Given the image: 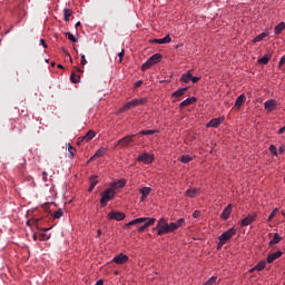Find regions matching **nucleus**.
Returning <instances> with one entry per match:
<instances>
[{
	"label": "nucleus",
	"instance_id": "1",
	"mask_svg": "<svg viewBox=\"0 0 285 285\" xmlns=\"http://www.w3.org/2000/svg\"><path fill=\"white\" fill-rule=\"evenodd\" d=\"M144 222H146V223L144 224ZM155 222H157V219H155V218L141 217V218H136V219L127 223L125 226H126V228H128L129 226H135L137 224H144L142 226H140L138 228V233H144V230H146V228H149V226H154Z\"/></svg>",
	"mask_w": 285,
	"mask_h": 285
},
{
	"label": "nucleus",
	"instance_id": "2",
	"mask_svg": "<svg viewBox=\"0 0 285 285\" xmlns=\"http://www.w3.org/2000/svg\"><path fill=\"white\" fill-rule=\"evenodd\" d=\"M237 234V229H235V227L229 228L228 230L224 232L219 237H218V245L217 248L218 250L222 248V246H224V244L230 242V239H233L234 235Z\"/></svg>",
	"mask_w": 285,
	"mask_h": 285
},
{
	"label": "nucleus",
	"instance_id": "3",
	"mask_svg": "<svg viewBox=\"0 0 285 285\" xmlns=\"http://www.w3.org/2000/svg\"><path fill=\"white\" fill-rule=\"evenodd\" d=\"M115 189H112L111 187L107 188L105 191H102L101 194V198H100V206L104 208L108 205V202H112V199H115Z\"/></svg>",
	"mask_w": 285,
	"mask_h": 285
},
{
	"label": "nucleus",
	"instance_id": "4",
	"mask_svg": "<svg viewBox=\"0 0 285 285\" xmlns=\"http://www.w3.org/2000/svg\"><path fill=\"white\" fill-rule=\"evenodd\" d=\"M157 228V235L161 236V235H168L169 232V227H168V222L166 220V218H160L156 225Z\"/></svg>",
	"mask_w": 285,
	"mask_h": 285
},
{
	"label": "nucleus",
	"instance_id": "5",
	"mask_svg": "<svg viewBox=\"0 0 285 285\" xmlns=\"http://www.w3.org/2000/svg\"><path fill=\"white\" fill-rule=\"evenodd\" d=\"M137 161H142V164H153L155 161V156L148 153H144L138 156Z\"/></svg>",
	"mask_w": 285,
	"mask_h": 285
},
{
	"label": "nucleus",
	"instance_id": "6",
	"mask_svg": "<svg viewBox=\"0 0 285 285\" xmlns=\"http://www.w3.org/2000/svg\"><path fill=\"white\" fill-rule=\"evenodd\" d=\"M108 219H115L116 222H124L126 219V215L121 212L111 210L108 214Z\"/></svg>",
	"mask_w": 285,
	"mask_h": 285
},
{
	"label": "nucleus",
	"instance_id": "7",
	"mask_svg": "<svg viewBox=\"0 0 285 285\" xmlns=\"http://www.w3.org/2000/svg\"><path fill=\"white\" fill-rule=\"evenodd\" d=\"M132 137H135V135L131 136H125L122 139L118 140L116 146H121V148H126L128 147L129 144H132Z\"/></svg>",
	"mask_w": 285,
	"mask_h": 285
},
{
	"label": "nucleus",
	"instance_id": "8",
	"mask_svg": "<svg viewBox=\"0 0 285 285\" xmlns=\"http://www.w3.org/2000/svg\"><path fill=\"white\" fill-rule=\"evenodd\" d=\"M184 218L178 219L176 223L168 224L169 233H175V230H178L184 226Z\"/></svg>",
	"mask_w": 285,
	"mask_h": 285
},
{
	"label": "nucleus",
	"instance_id": "9",
	"mask_svg": "<svg viewBox=\"0 0 285 285\" xmlns=\"http://www.w3.org/2000/svg\"><path fill=\"white\" fill-rule=\"evenodd\" d=\"M256 219H257V214L248 215L247 217L240 220V226H250V224Z\"/></svg>",
	"mask_w": 285,
	"mask_h": 285
},
{
	"label": "nucleus",
	"instance_id": "10",
	"mask_svg": "<svg viewBox=\"0 0 285 285\" xmlns=\"http://www.w3.org/2000/svg\"><path fill=\"white\" fill-rule=\"evenodd\" d=\"M95 130H89L83 137L78 138V144H81L82 141H90L91 139H95Z\"/></svg>",
	"mask_w": 285,
	"mask_h": 285
},
{
	"label": "nucleus",
	"instance_id": "11",
	"mask_svg": "<svg viewBox=\"0 0 285 285\" xmlns=\"http://www.w3.org/2000/svg\"><path fill=\"white\" fill-rule=\"evenodd\" d=\"M112 262L115 264H126V262H128V256L126 254H119L116 257H114Z\"/></svg>",
	"mask_w": 285,
	"mask_h": 285
},
{
	"label": "nucleus",
	"instance_id": "12",
	"mask_svg": "<svg viewBox=\"0 0 285 285\" xmlns=\"http://www.w3.org/2000/svg\"><path fill=\"white\" fill-rule=\"evenodd\" d=\"M282 255H284V253H282L281 250L269 254L267 256V264H273V262H275V259H279Z\"/></svg>",
	"mask_w": 285,
	"mask_h": 285
},
{
	"label": "nucleus",
	"instance_id": "13",
	"mask_svg": "<svg viewBox=\"0 0 285 285\" xmlns=\"http://www.w3.org/2000/svg\"><path fill=\"white\" fill-rule=\"evenodd\" d=\"M223 118H214L207 124V128H219L222 126Z\"/></svg>",
	"mask_w": 285,
	"mask_h": 285
},
{
	"label": "nucleus",
	"instance_id": "14",
	"mask_svg": "<svg viewBox=\"0 0 285 285\" xmlns=\"http://www.w3.org/2000/svg\"><path fill=\"white\" fill-rule=\"evenodd\" d=\"M193 104H197L196 97H190L180 102V108H187V106H193Z\"/></svg>",
	"mask_w": 285,
	"mask_h": 285
},
{
	"label": "nucleus",
	"instance_id": "15",
	"mask_svg": "<svg viewBox=\"0 0 285 285\" xmlns=\"http://www.w3.org/2000/svg\"><path fill=\"white\" fill-rule=\"evenodd\" d=\"M139 193L141 194L140 202H144L150 193H153V188L150 187H142Z\"/></svg>",
	"mask_w": 285,
	"mask_h": 285
},
{
	"label": "nucleus",
	"instance_id": "16",
	"mask_svg": "<svg viewBox=\"0 0 285 285\" xmlns=\"http://www.w3.org/2000/svg\"><path fill=\"white\" fill-rule=\"evenodd\" d=\"M230 213H233L232 204L227 205V207L224 209V212L222 213V218L226 222V219H228V217H230Z\"/></svg>",
	"mask_w": 285,
	"mask_h": 285
},
{
	"label": "nucleus",
	"instance_id": "17",
	"mask_svg": "<svg viewBox=\"0 0 285 285\" xmlns=\"http://www.w3.org/2000/svg\"><path fill=\"white\" fill-rule=\"evenodd\" d=\"M124 186H126V179H120L116 183H114L110 188H112L114 193L115 190H119V188H124Z\"/></svg>",
	"mask_w": 285,
	"mask_h": 285
},
{
	"label": "nucleus",
	"instance_id": "18",
	"mask_svg": "<svg viewBox=\"0 0 285 285\" xmlns=\"http://www.w3.org/2000/svg\"><path fill=\"white\" fill-rule=\"evenodd\" d=\"M187 91H188V87L180 88V89L174 91L171 97H175L176 99H179V97H184V95H186Z\"/></svg>",
	"mask_w": 285,
	"mask_h": 285
},
{
	"label": "nucleus",
	"instance_id": "19",
	"mask_svg": "<svg viewBox=\"0 0 285 285\" xmlns=\"http://www.w3.org/2000/svg\"><path fill=\"white\" fill-rule=\"evenodd\" d=\"M173 41V39L170 38L169 35L165 36L164 38L161 39H154L153 40V43H160V45H164V43H170Z\"/></svg>",
	"mask_w": 285,
	"mask_h": 285
},
{
	"label": "nucleus",
	"instance_id": "20",
	"mask_svg": "<svg viewBox=\"0 0 285 285\" xmlns=\"http://www.w3.org/2000/svg\"><path fill=\"white\" fill-rule=\"evenodd\" d=\"M246 101V96L242 94L235 101V107L239 110L244 102Z\"/></svg>",
	"mask_w": 285,
	"mask_h": 285
},
{
	"label": "nucleus",
	"instance_id": "21",
	"mask_svg": "<svg viewBox=\"0 0 285 285\" xmlns=\"http://www.w3.org/2000/svg\"><path fill=\"white\" fill-rule=\"evenodd\" d=\"M99 184V180H97V176H91L90 177V187L88 189L89 193H92L95 190V187Z\"/></svg>",
	"mask_w": 285,
	"mask_h": 285
},
{
	"label": "nucleus",
	"instance_id": "22",
	"mask_svg": "<svg viewBox=\"0 0 285 285\" xmlns=\"http://www.w3.org/2000/svg\"><path fill=\"white\" fill-rule=\"evenodd\" d=\"M197 195H199V189L198 188H191V189H187L186 190V196L187 197H197Z\"/></svg>",
	"mask_w": 285,
	"mask_h": 285
},
{
	"label": "nucleus",
	"instance_id": "23",
	"mask_svg": "<svg viewBox=\"0 0 285 285\" xmlns=\"http://www.w3.org/2000/svg\"><path fill=\"white\" fill-rule=\"evenodd\" d=\"M285 30V23L284 22H279L275 28H274V33L275 35H282V32H284Z\"/></svg>",
	"mask_w": 285,
	"mask_h": 285
},
{
	"label": "nucleus",
	"instance_id": "24",
	"mask_svg": "<svg viewBox=\"0 0 285 285\" xmlns=\"http://www.w3.org/2000/svg\"><path fill=\"white\" fill-rule=\"evenodd\" d=\"M279 242H282V236L275 233L273 239L269 242V246H275V244H279Z\"/></svg>",
	"mask_w": 285,
	"mask_h": 285
},
{
	"label": "nucleus",
	"instance_id": "25",
	"mask_svg": "<svg viewBox=\"0 0 285 285\" xmlns=\"http://www.w3.org/2000/svg\"><path fill=\"white\" fill-rule=\"evenodd\" d=\"M149 60L155 66V63H159L161 61V53H155L153 55Z\"/></svg>",
	"mask_w": 285,
	"mask_h": 285
},
{
	"label": "nucleus",
	"instance_id": "26",
	"mask_svg": "<svg viewBox=\"0 0 285 285\" xmlns=\"http://www.w3.org/2000/svg\"><path fill=\"white\" fill-rule=\"evenodd\" d=\"M265 110H269V112L275 108V100H267L264 104Z\"/></svg>",
	"mask_w": 285,
	"mask_h": 285
},
{
	"label": "nucleus",
	"instance_id": "27",
	"mask_svg": "<svg viewBox=\"0 0 285 285\" xmlns=\"http://www.w3.org/2000/svg\"><path fill=\"white\" fill-rule=\"evenodd\" d=\"M193 79V75L190 72L184 73L180 78V81H183L184 83H188L189 81H191Z\"/></svg>",
	"mask_w": 285,
	"mask_h": 285
},
{
	"label": "nucleus",
	"instance_id": "28",
	"mask_svg": "<svg viewBox=\"0 0 285 285\" xmlns=\"http://www.w3.org/2000/svg\"><path fill=\"white\" fill-rule=\"evenodd\" d=\"M70 81H71L72 83H79V81H81V76H80V75H77V73H75V72H72V73L70 75Z\"/></svg>",
	"mask_w": 285,
	"mask_h": 285
},
{
	"label": "nucleus",
	"instance_id": "29",
	"mask_svg": "<svg viewBox=\"0 0 285 285\" xmlns=\"http://www.w3.org/2000/svg\"><path fill=\"white\" fill-rule=\"evenodd\" d=\"M65 21H70V17H72V9H63Z\"/></svg>",
	"mask_w": 285,
	"mask_h": 285
},
{
	"label": "nucleus",
	"instance_id": "30",
	"mask_svg": "<svg viewBox=\"0 0 285 285\" xmlns=\"http://www.w3.org/2000/svg\"><path fill=\"white\" fill-rule=\"evenodd\" d=\"M266 37H268V32H262L261 35L254 38V43L263 41V39H266Z\"/></svg>",
	"mask_w": 285,
	"mask_h": 285
},
{
	"label": "nucleus",
	"instance_id": "31",
	"mask_svg": "<svg viewBox=\"0 0 285 285\" xmlns=\"http://www.w3.org/2000/svg\"><path fill=\"white\" fill-rule=\"evenodd\" d=\"M106 154V151L104 149H98L95 155L90 158V161H92V159H97L99 157H104V155Z\"/></svg>",
	"mask_w": 285,
	"mask_h": 285
},
{
	"label": "nucleus",
	"instance_id": "32",
	"mask_svg": "<svg viewBox=\"0 0 285 285\" xmlns=\"http://www.w3.org/2000/svg\"><path fill=\"white\" fill-rule=\"evenodd\" d=\"M271 61V56L265 55L263 58L258 59V63H262V66H266Z\"/></svg>",
	"mask_w": 285,
	"mask_h": 285
},
{
	"label": "nucleus",
	"instance_id": "33",
	"mask_svg": "<svg viewBox=\"0 0 285 285\" xmlns=\"http://www.w3.org/2000/svg\"><path fill=\"white\" fill-rule=\"evenodd\" d=\"M266 268V261H262L259 263H257L256 266H254V269L256 271H264Z\"/></svg>",
	"mask_w": 285,
	"mask_h": 285
},
{
	"label": "nucleus",
	"instance_id": "34",
	"mask_svg": "<svg viewBox=\"0 0 285 285\" xmlns=\"http://www.w3.org/2000/svg\"><path fill=\"white\" fill-rule=\"evenodd\" d=\"M180 161L181 164H190V161H193V157H190L189 155H183L180 157Z\"/></svg>",
	"mask_w": 285,
	"mask_h": 285
},
{
	"label": "nucleus",
	"instance_id": "35",
	"mask_svg": "<svg viewBox=\"0 0 285 285\" xmlns=\"http://www.w3.org/2000/svg\"><path fill=\"white\" fill-rule=\"evenodd\" d=\"M148 101L147 98L134 99L135 106H144Z\"/></svg>",
	"mask_w": 285,
	"mask_h": 285
},
{
	"label": "nucleus",
	"instance_id": "36",
	"mask_svg": "<svg viewBox=\"0 0 285 285\" xmlns=\"http://www.w3.org/2000/svg\"><path fill=\"white\" fill-rule=\"evenodd\" d=\"M52 217L53 219H61V217H63V210L58 209L57 212L53 213Z\"/></svg>",
	"mask_w": 285,
	"mask_h": 285
},
{
	"label": "nucleus",
	"instance_id": "37",
	"mask_svg": "<svg viewBox=\"0 0 285 285\" xmlns=\"http://www.w3.org/2000/svg\"><path fill=\"white\" fill-rule=\"evenodd\" d=\"M153 66H155V65L150 61V59H148V60L142 65L141 70H142V71H144V70H148V68H153Z\"/></svg>",
	"mask_w": 285,
	"mask_h": 285
},
{
	"label": "nucleus",
	"instance_id": "38",
	"mask_svg": "<svg viewBox=\"0 0 285 285\" xmlns=\"http://www.w3.org/2000/svg\"><path fill=\"white\" fill-rule=\"evenodd\" d=\"M277 213H279V209L278 208H275L271 215L268 216L267 218V222H273V219L275 218V215H277Z\"/></svg>",
	"mask_w": 285,
	"mask_h": 285
},
{
	"label": "nucleus",
	"instance_id": "39",
	"mask_svg": "<svg viewBox=\"0 0 285 285\" xmlns=\"http://www.w3.org/2000/svg\"><path fill=\"white\" fill-rule=\"evenodd\" d=\"M130 108H131V107L128 105V102L125 104V106L121 107V108L118 110V115H121V112H126V111L130 110Z\"/></svg>",
	"mask_w": 285,
	"mask_h": 285
},
{
	"label": "nucleus",
	"instance_id": "40",
	"mask_svg": "<svg viewBox=\"0 0 285 285\" xmlns=\"http://www.w3.org/2000/svg\"><path fill=\"white\" fill-rule=\"evenodd\" d=\"M67 39H69V41H72V43H77V38H75V36L70 32L66 33Z\"/></svg>",
	"mask_w": 285,
	"mask_h": 285
},
{
	"label": "nucleus",
	"instance_id": "41",
	"mask_svg": "<svg viewBox=\"0 0 285 285\" xmlns=\"http://www.w3.org/2000/svg\"><path fill=\"white\" fill-rule=\"evenodd\" d=\"M217 282V276H212L204 285H213Z\"/></svg>",
	"mask_w": 285,
	"mask_h": 285
},
{
	"label": "nucleus",
	"instance_id": "42",
	"mask_svg": "<svg viewBox=\"0 0 285 285\" xmlns=\"http://www.w3.org/2000/svg\"><path fill=\"white\" fill-rule=\"evenodd\" d=\"M156 132L157 130L149 129L140 131V135H155Z\"/></svg>",
	"mask_w": 285,
	"mask_h": 285
},
{
	"label": "nucleus",
	"instance_id": "43",
	"mask_svg": "<svg viewBox=\"0 0 285 285\" xmlns=\"http://www.w3.org/2000/svg\"><path fill=\"white\" fill-rule=\"evenodd\" d=\"M269 151L272 153V155H275V157H277V147L275 145L269 146Z\"/></svg>",
	"mask_w": 285,
	"mask_h": 285
},
{
	"label": "nucleus",
	"instance_id": "44",
	"mask_svg": "<svg viewBox=\"0 0 285 285\" xmlns=\"http://www.w3.org/2000/svg\"><path fill=\"white\" fill-rule=\"evenodd\" d=\"M68 153L71 157H75V147H72V145H68Z\"/></svg>",
	"mask_w": 285,
	"mask_h": 285
},
{
	"label": "nucleus",
	"instance_id": "45",
	"mask_svg": "<svg viewBox=\"0 0 285 285\" xmlns=\"http://www.w3.org/2000/svg\"><path fill=\"white\" fill-rule=\"evenodd\" d=\"M126 55V52L124 51V49L121 50V52L118 53L119 57V63H121V61H124V56Z\"/></svg>",
	"mask_w": 285,
	"mask_h": 285
},
{
	"label": "nucleus",
	"instance_id": "46",
	"mask_svg": "<svg viewBox=\"0 0 285 285\" xmlns=\"http://www.w3.org/2000/svg\"><path fill=\"white\" fill-rule=\"evenodd\" d=\"M86 63H88V60H86V55H82L81 60H80V65L86 66Z\"/></svg>",
	"mask_w": 285,
	"mask_h": 285
},
{
	"label": "nucleus",
	"instance_id": "47",
	"mask_svg": "<svg viewBox=\"0 0 285 285\" xmlns=\"http://www.w3.org/2000/svg\"><path fill=\"white\" fill-rule=\"evenodd\" d=\"M199 215H202V212L195 210V212L193 213L194 219H197V217H199Z\"/></svg>",
	"mask_w": 285,
	"mask_h": 285
},
{
	"label": "nucleus",
	"instance_id": "48",
	"mask_svg": "<svg viewBox=\"0 0 285 285\" xmlns=\"http://www.w3.org/2000/svg\"><path fill=\"white\" fill-rule=\"evenodd\" d=\"M283 63H285V56H283L278 62V68H282Z\"/></svg>",
	"mask_w": 285,
	"mask_h": 285
},
{
	"label": "nucleus",
	"instance_id": "49",
	"mask_svg": "<svg viewBox=\"0 0 285 285\" xmlns=\"http://www.w3.org/2000/svg\"><path fill=\"white\" fill-rule=\"evenodd\" d=\"M42 181H48V173H42Z\"/></svg>",
	"mask_w": 285,
	"mask_h": 285
},
{
	"label": "nucleus",
	"instance_id": "50",
	"mask_svg": "<svg viewBox=\"0 0 285 285\" xmlns=\"http://www.w3.org/2000/svg\"><path fill=\"white\" fill-rule=\"evenodd\" d=\"M40 43H41L42 48H48V43H46L45 39H40Z\"/></svg>",
	"mask_w": 285,
	"mask_h": 285
},
{
	"label": "nucleus",
	"instance_id": "51",
	"mask_svg": "<svg viewBox=\"0 0 285 285\" xmlns=\"http://www.w3.org/2000/svg\"><path fill=\"white\" fill-rule=\"evenodd\" d=\"M144 83V81L141 80H138L136 83H135V88H139L141 87V85Z\"/></svg>",
	"mask_w": 285,
	"mask_h": 285
},
{
	"label": "nucleus",
	"instance_id": "52",
	"mask_svg": "<svg viewBox=\"0 0 285 285\" xmlns=\"http://www.w3.org/2000/svg\"><path fill=\"white\" fill-rule=\"evenodd\" d=\"M199 79H200L199 77H193V76H191V81H193V83H197V81H199Z\"/></svg>",
	"mask_w": 285,
	"mask_h": 285
},
{
	"label": "nucleus",
	"instance_id": "53",
	"mask_svg": "<svg viewBox=\"0 0 285 285\" xmlns=\"http://www.w3.org/2000/svg\"><path fill=\"white\" fill-rule=\"evenodd\" d=\"M127 104L130 106V108H136L135 100H131V101H129Z\"/></svg>",
	"mask_w": 285,
	"mask_h": 285
},
{
	"label": "nucleus",
	"instance_id": "54",
	"mask_svg": "<svg viewBox=\"0 0 285 285\" xmlns=\"http://www.w3.org/2000/svg\"><path fill=\"white\" fill-rule=\"evenodd\" d=\"M284 132H285V125H284V127H282V128L278 130V135H284Z\"/></svg>",
	"mask_w": 285,
	"mask_h": 285
},
{
	"label": "nucleus",
	"instance_id": "55",
	"mask_svg": "<svg viewBox=\"0 0 285 285\" xmlns=\"http://www.w3.org/2000/svg\"><path fill=\"white\" fill-rule=\"evenodd\" d=\"M62 52H63V55H66L67 57H70V52H68V50H66V48H62Z\"/></svg>",
	"mask_w": 285,
	"mask_h": 285
},
{
	"label": "nucleus",
	"instance_id": "56",
	"mask_svg": "<svg viewBox=\"0 0 285 285\" xmlns=\"http://www.w3.org/2000/svg\"><path fill=\"white\" fill-rule=\"evenodd\" d=\"M285 148L284 147H279L278 148V155H282L284 153Z\"/></svg>",
	"mask_w": 285,
	"mask_h": 285
},
{
	"label": "nucleus",
	"instance_id": "57",
	"mask_svg": "<svg viewBox=\"0 0 285 285\" xmlns=\"http://www.w3.org/2000/svg\"><path fill=\"white\" fill-rule=\"evenodd\" d=\"M97 237H101V229H98Z\"/></svg>",
	"mask_w": 285,
	"mask_h": 285
},
{
	"label": "nucleus",
	"instance_id": "58",
	"mask_svg": "<svg viewBox=\"0 0 285 285\" xmlns=\"http://www.w3.org/2000/svg\"><path fill=\"white\" fill-rule=\"evenodd\" d=\"M80 26H81V22L78 21V22L76 23V28H80Z\"/></svg>",
	"mask_w": 285,
	"mask_h": 285
},
{
	"label": "nucleus",
	"instance_id": "59",
	"mask_svg": "<svg viewBox=\"0 0 285 285\" xmlns=\"http://www.w3.org/2000/svg\"><path fill=\"white\" fill-rule=\"evenodd\" d=\"M75 68H76L77 72L83 73V70H81V69H79V68H77V67H75Z\"/></svg>",
	"mask_w": 285,
	"mask_h": 285
},
{
	"label": "nucleus",
	"instance_id": "60",
	"mask_svg": "<svg viewBox=\"0 0 285 285\" xmlns=\"http://www.w3.org/2000/svg\"><path fill=\"white\" fill-rule=\"evenodd\" d=\"M58 68H59L60 70H63V65H58Z\"/></svg>",
	"mask_w": 285,
	"mask_h": 285
},
{
	"label": "nucleus",
	"instance_id": "61",
	"mask_svg": "<svg viewBox=\"0 0 285 285\" xmlns=\"http://www.w3.org/2000/svg\"><path fill=\"white\" fill-rule=\"evenodd\" d=\"M255 271H257V269H255V267H253L252 269H249V273H255Z\"/></svg>",
	"mask_w": 285,
	"mask_h": 285
},
{
	"label": "nucleus",
	"instance_id": "62",
	"mask_svg": "<svg viewBox=\"0 0 285 285\" xmlns=\"http://www.w3.org/2000/svg\"><path fill=\"white\" fill-rule=\"evenodd\" d=\"M33 239H35V242H37V235H33Z\"/></svg>",
	"mask_w": 285,
	"mask_h": 285
},
{
	"label": "nucleus",
	"instance_id": "63",
	"mask_svg": "<svg viewBox=\"0 0 285 285\" xmlns=\"http://www.w3.org/2000/svg\"><path fill=\"white\" fill-rule=\"evenodd\" d=\"M115 275H119V271H116V272H115Z\"/></svg>",
	"mask_w": 285,
	"mask_h": 285
},
{
	"label": "nucleus",
	"instance_id": "64",
	"mask_svg": "<svg viewBox=\"0 0 285 285\" xmlns=\"http://www.w3.org/2000/svg\"><path fill=\"white\" fill-rule=\"evenodd\" d=\"M52 68H55V62H51Z\"/></svg>",
	"mask_w": 285,
	"mask_h": 285
}]
</instances>
